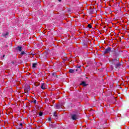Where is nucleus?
I'll use <instances>...</instances> for the list:
<instances>
[{
    "label": "nucleus",
    "mask_w": 129,
    "mask_h": 129,
    "mask_svg": "<svg viewBox=\"0 0 129 129\" xmlns=\"http://www.w3.org/2000/svg\"><path fill=\"white\" fill-rule=\"evenodd\" d=\"M110 51H111V49L108 47L104 50V54H107V53H110Z\"/></svg>",
    "instance_id": "f257e3e1"
},
{
    "label": "nucleus",
    "mask_w": 129,
    "mask_h": 129,
    "mask_svg": "<svg viewBox=\"0 0 129 129\" xmlns=\"http://www.w3.org/2000/svg\"><path fill=\"white\" fill-rule=\"evenodd\" d=\"M72 118L73 119V120H75L77 119V115L76 114H73L72 115Z\"/></svg>",
    "instance_id": "f03ea898"
},
{
    "label": "nucleus",
    "mask_w": 129,
    "mask_h": 129,
    "mask_svg": "<svg viewBox=\"0 0 129 129\" xmlns=\"http://www.w3.org/2000/svg\"><path fill=\"white\" fill-rule=\"evenodd\" d=\"M3 37H4V38H7V37H8V36H9V33L8 32H6L5 33H4L3 34Z\"/></svg>",
    "instance_id": "7ed1b4c3"
},
{
    "label": "nucleus",
    "mask_w": 129,
    "mask_h": 129,
    "mask_svg": "<svg viewBox=\"0 0 129 129\" xmlns=\"http://www.w3.org/2000/svg\"><path fill=\"white\" fill-rule=\"evenodd\" d=\"M41 88V89H46V87H45V84L44 83L42 84Z\"/></svg>",
    "instance_id": "20e7f679"
},
{
    "label": "nucleus",
    "mask_w": 129,
    "mask_h": 129,
    "mask_svg": "<svg viewBox=\"0 0 129 129\" xmlns=\"http://www.w3.org/2000/svg\"><path fill=\"white\" fill-rule=\"evenodd\" d=\"M53 116H54L55 118H58V115H57V114L56 113V111L54 112Z\"/></svg>",
    "instance_id": "39448f33"
},
{
    "label": "nucleus",
    "mask_w": 129,
    "mask_h": 129,
    "mask_svg": "<svg viewBox=\"0 0 129 129\" xmlns=\"http://www.w3.org/2000/svg\"><path fill=\"white\" fill-rule=\"evenodd\" d=\"M81 85H83V86H86V83H85V82H82Z\"/></svg>",
    "instance_id": "423d86ee"
},
{
    "label": "nucleus",
    "mask_w": 129,
    "mask_h": 129,
    "mask_svg": "<svg viewBox=\"0 0 129 129\" xmlns=\"http://www.w3.org/2000/svg\"><path fill=\"white\" fill-rule=\"evenodd\" d=\"M17 49H18V50L20 52H21V51H22V47H21V46H18V47H17Z\"/></svg>",
    "instance_id": "0eeeda50"
},
{
    "label": "nucleus",
    "mask_w": 129,
    "mask_h": 129,
    "mask_svg": "<svg viewBox=\"0 0 129 129\" xmlns=\"http://www.w3.org/2000/svg\"><path fill=\"white\" fill-rule=\"evenodd\" d=\"M36 66H37V63H33L32 67L33 68H36Z\"/></svg>",
    "instance_id": "6e6552de"
},
{
    "label": "nucleus",
    "mask_w": 129,
    "mask_h": 129,
    "mask_svg": "<svg viewBox=\"0 0 129 129\" xmlns=\"http://www.w3.org/2000/svg\"><path fill=\"white\" fill-rule=\"evenodd\" d=\"M70 73H74V70H73V69H71L69 71Z\"/></svg>",
    "instance_id": "1a4fd4ad"
},
{
    "label": "nucleus",
    "mask_w": 129,
    "mask_h": 129,
    "mask_svg": "<svg viewBox=\"0 0 129 129\" xmlns=\"http://www.w3.org/2000/svg\"><path fill=\"white\" fill-rule=\"evenodd\" d=\"M88 27L89 28V29H91L92 28V26H91V25L88 24Z\"/></svg>",
    "instance_id": "9d476101"
},
{
    "label": "nucleus",
    "mask_w": 129,
    "mask_h": 129,
    "mask_svg": "<svg viewBox=\"0 0 129 129\" xmlns=\"http://www.w3.org/2000/svg\"><path fill=\"white\" fill-rule=\"evenodd\" d=\"M55 107L58 109L60 108V106H59V105H56Z\"/></svg>",
    "instance_id": "9b49d317"
},
{
    "label": "nucleus",
    "mask_w": 129,
    "mask_h": 129,
    "mask_svg": "<svg viewBox=\"0 0 129 129\" xmlns=\"http://www.w3.org/2000/svg\"><path fill=\"white\" fill-rule=\"evenodd\" d=\"M42 115H43V112H39V116H42Z\"/></svg>",
    "instance_id": "f8f14e48"
},
{
    "label": "nucleus",
    "mask_w": 129,
    "mask_h": 129,
    "mask_svg": "<svg viewBox=\"0 0 129 129\" xmlns=\"http://www.w3.org/2000/svg\"><path fill=\"white\" fill-rule=\"evenodd\" d=\"M21 54V55H25V54H26V53L24 51H22Z\"/></svg>",
    "instance_id": "ddd939ff"
},
{
    "label": "nucleus",
    "mask_w": 129,
    "mask_h": 129,
    "mask_svg": "<svg viewBox=\"0 0 129 129\" xmlns=\"http://www.w3.org/2000/svg\"><path fill=\"white\" fill-rule=\"evenodd\" d=\"M48 120L49 121H51V120H52V118H48Z\"/></svg>",
    "instance_id": "4468645a"
},
{
    "label": "nucleus",
    "mask_w": 129,
    "mask_h": 129,
    "mask_svg": "<svg viewBox=\"0 0 129 129\" xmlns=\"http://www.w3.org/2000/svg\"><path fill=\"white\" fill-rule=\"evenodd\" d=\"M33 102H34V103H37V100H35L33 101Z\"/></svg>",
    "instance_id": "2eb2a0df"
},
{
    "label": "nucleus",
    "mask_w": 129,
    "mask_h": 129,
    "mask_svg": "<svg viewBox=\"0 0 129 129\" xmlns=\"http://www.w3.org/2000/svg\"><path fill=\"white\" fill-rule=\"evenodd\" d=\"M119 65H120V64L117 63V67H118L119 66Z\"/></svg>",
    "instance_id": "dca6fc26"
},
{
    "label": "nucleus",
    "mask_w": 129,
    "mask_h": 129,
    "mask_svg": "<svg viewBox=\"0 0 129 129\" xmlns=\"http://www.w3.org/2000/svg\"><path fill=\"white\" fill-rule=\"evenodd\" d=\"M77 68H80V66H77Z\"/></svg>",
    "instance_id": "f3484780"
},
{
    "label": "nucleus",
    "mask_w": 129,
    "mask_h": 129,
    "mask_svg": "<svg viewBox=\"0 0 129 129\" xmlns=\"http://www.w3.org/2000/svg\"><path fill=\"white\" fill-rule=\"evenodd\" d=\"M5 55H3V58H5Z\"/></svg>",
    "instance_id": "a211bd4d"
},
{
    "label": "nucleus",
    "mask_w": 129,
    "mask_h": 129,
    "mask_svg": "<svg viewBox=\"0 0 129 129\" xmlns=\"http://www.w3.org/2000/svg\"><path fill=\"white\" fill-rule=\"evenodd\" d=\"M20 125H23V124L22 123H20Z\"/></svg>",
    "instance_id": "6ab92c4d"
},
{
    "label": "nucleus",
    "mask_w": 129,
    "mask_h": 129,
    "mask_svg": "<svg viewBox=\"0 0 129 129\" xmlns=\"http://www.w3.org/2000/svg\"><path fill=\"white\" fill-rule=\"evenodd\" d=\"M59 2H61V0H58Z\"/></svg>",
    "instance_id": "aec40b11"
}]
</instances>
